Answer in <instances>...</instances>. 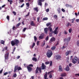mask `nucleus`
Listing matches in <instances>:
<instances>
[{"mask_svg":"<svg viewBox=\"0 0 79 79\" xmlns=\"http://www.w3.org/2000/svg\"><path fill=\"white\" fill-rule=\"evenodd\" d=\"M46 68H47V66H46V65H45L44 64V63H42L41 66V68L39 67H37L36 68V69L35 70V73L36 74L38 73H39V72L38 71H39L40 73H42V70L46 69Z\"/></svg>","mask_w":79,"mask_h":79,"instance_id":"obj_1","label":"nucleus"},{"mask_svg":"<svg viewBox=\"0 0 79 79\" xmlns=\"http://www.w3.org/2000/svg\"><path fill=\"white\" fill-rule=\"evenodd\" d=\"M11 45L12 46H15V45L16 46H18L19 44V41L18 40L15 39L14 40H12L11 41Z\"/></svg>","mask_w":79,"mask_h":79,"instance_id":"obj_2","label":"nucleus"},{"mask_svg":"<svg viewBox=\"0 0 79 79\" xmlns=\"http://www.w3.org/2000/svg\"><path fill=\"white\" fill-rule=\"evenodd\" d=\"M48 31H49L50 32H52L53 31L51 26H49L48 28L46 27L44 28L45 34H48Z\"/></svg>","mask_w":79,"mask_h":79,"instance_id":"obj_3","label":"nucleus"},{"mask_svg":"<svg viewBox=\"0 0 79 79\" xmlns=\"http://www.w3.org/2000/svg\"><path fill=\"white\" fill-rule=\"evenodd\" d=\"M46 56L48 58H50L53 55L52 51L51 50H48L46 53Z\"/></svg>","mask_w":79,"mask_h":79,"instance_id":"obj_4","label":"nucleus"},{"mask_svg":"<svg viewBox=\"0 0 79 79\" xmlns=\"http://www.w3.org/2000/svg\"><path fill=\"white\" fill-rule=\"evenodd\" d=\"M20 71V70H22V68L20 67H19L18 65H16L15 66L14 68V72L15 73L16 72V71Z\"/></svg>","mask_w":79,"mask_h":79,"instance_id":"obj_5","label":"nucleus"},{"mask_svg":"<svg viewBox=\"0 0 79 79\" xmlns=\"http://www.w3.org/2000/svg\"><path fill=\"white\" fill-rule=\"evenodd\" d=\"M77 61H78V58H77V57L76 56H75L72 60V62L74 64H76Z\"/></svg>","mask_w":79,"mask_h":79,"instance_id":"obj_6","label":"nucleus"},{"mask_svg":"<svg viewBox=\"0 0 79 79\" xmlns=\"http://www.w3.org/2000/svg\"><path fill=\"white\" fill-rule=\"evenodd\" d=\"M9 57V53L7 52L4 55V58H5V60H8V59Z\"/></svg>","mask_w":79,"mask_h":79,"instance_id":"obj_7","label":"nucleus"},{"mask_svg":"<svg viewBox=\"0 0 79 79\" xmlns=\"http://www.w3.org/2000/svg\"><path fill=\"white\" fill-rule=\"evenodd\" d=\"M58 27H57L56 29H55V30L53 31V33H54V34H58V31H58Z\"/></svg>","mask_w":79,"mask_h":79,"instance_id":"obj_8","label":"nucleus"},{"mask_svg":"<svg viewBox=\"0 0 79 79\" xmlns=\"http://www.w3.org/2000/svg\"><path fill=\"white\" fill-rule=\"evenodd\" d=\"M44 1H45V0H38V5H40V6H42V2H44Z\"/></svg>","mask_w":79,"mask_h":79,"instance_id":"obj_9","label":"nucleus"},{"mask_svg":"<svg viewBox=\"0 0 79 79\" xmlns=\"http://www.w3.org/2000/svg\"><path fill=\"white\" fill-rule=\"evenodd\" d=\"M55 40H56L55 38L54 37H52L51 39L49 41V43L50 44H51L52 42H55Z\"/></svg>","mask_w":79,"mask_h":79,"instance_id":"obj_10","label":"nucleus"},{"mask_svg":"<svg viewBox=\"0 0 79 79\" xmlns=\"http://www.w3.org/2000/svg\"><path fill=\"white\" fill-rule=\"evenodd\" d=\"M27 68L28 71L30 73V72H31L32 71V68L30 67L27 66Z\"/></svg>","mask_w":79,"mask_h":79,"instance_id":"obj_11","label":"nucleus"},{"mask_svg":"<svg viewBox=\"0 0 79 79\" xmlns=\"http://www.w3.org/2000/svg\"><path fill=\"white\" fill-rule=\"evenodd\" d=\"M70 40H71V37H69L68 38L64 39V41H67V42H69L70 41Z\"/></svg>","mask_w":79,"mask_h":79,"instance_id":"obj_12","label":"nucleus"},{"mask_svg":"<svg viewBox=\"0 0 79 79\" xmlns=\"http://www.w3.org/2000/svg\"><path fill=\"white\" fill-rule=\"evenodd\" d=\"M44 37V34L42 33L40 34V35L39 36V38L40 39H42Z\"/></svg>","mask_w":79,"mask_h":79,"instance_id":"obj_13","label":"nucleus"},{"mask_svg":"<svg viewBox=\"0 0 79 79\" xmlns=\"http://www.w3.org/2000/svg\"><path fill=\"white\" fill-rule=\"evenodd\" d=\"M61 59V56L59 55H57L56 56V60H60Z\"/></svg>","mask_w":79,"mask_h":79,"instance_id":"obj_14","label":"nucleus"},{"mask_svg":"<svg viewBox=\"0 0 79 79\" xmlns=\"http://www.w3.org/2000/svg\"><path fill=\"white\" fill-rule=\"evenodd\" d=\"M71 53V51H67L65 53L66 56H68L69 55V54Z\"/></svg>","mask_w":79,"mask_h":79,"instance_id":"obj_15","label":"nucleus"},{"mask_svg":"<svg viewBox=\"0 0 79 79\" xmlns=\"http://www.w3.org/2000/svg\"><path fill=\"white\" fill-rule=\"evenodd\" d=\"M30 25L32 26H35V23H34V21H31L30 23Z\"/></svg>","mask_w":79,"mask_h":79,"instance_id":"obj_16","label":"nucleus"},{"mask_svg":"<svg viewBox=\"0 0 79 79\" xmlns=\"http://www.w3.org/2000/svg\"><path fill=\"white\" fill-rule=\"evenodd\" d=\"M65 6H66V7H67V8H68V7H70V8H72V7H73L72 5H69L68 4H66Z\"/></svg>","mask_w":79,"mask_h":79,"instance_id":"obj_17","label":"nucleus"},{"mask_svg":"<svg viewBox=\"0 0 79 79\" xmlns=\"http://www.w3.org/2000/svg\"><path fill=\"white\" fill-rule=\"evenodd\" d=\"M44 79H48L47 78V72L45 73V74H44Z\"/></svg>","mask_w":79,"mask_h":79,"instance_id":"obj_18","label":"nucleus"},{"mask_svg":"<svg viewBox=\"0 0 79 79\" xmlns=\"http://www.w3.org/2000/svg\"><path fill=\"white\" fill-rule=\"evenodd\" d=\"M62 69H62L61 66L59 65V71H62Z\"/></svg>","mask_w":79,"mask_h":79,"instance_id":"obj_19","label":"nucleus"},{"mask_svg":"<svg viewBox=\"0 0 79 79\" xmlns=\"http://www.w3.org/2000/svg\"><path fill=\"white\" fill-rule=\"evenodd\" d=\"M72 26V25L71 24H70V23H67V24L66 25V26L67 27H69V26Z\"/></svg>","mask_w":79,"mask_h":79,"instance_id":"obj_20","label":"nucleus"},{"mask_svg":"<svg viewBox=\"0 0 79 79\" xmlns=\"http://www.w3.org/2000/svg\"><path fill=\"white\" fill-rule=\"evenodd\" d=\"M66 70L67 71H69V67L68 65H67L66 67L65 68Z\"/></svg>","mask_w":79,"mask_h":79,"instance_id":"obj_21","label":"nucleus"},{"mask_svg":"<svg viewBox=\"0 0 79 79\" xmlns=\"http://www.w3.org/2000/svg\"><path fill=\"white\" fill-rule=\"evenodd\" d=\"M66 76V74L65 73H62L61 74V77H64Z\"/></svg>","mask_w":79,"mask_h":79,"instance_id":"obj_22","label":"nucleus"},{"mask_svg":"<svg viewBox=\"0 0 79 79\" xmlns=\"http://www.w3.org/2000/svg\"><path fill=\"white\" fill-rule=\"evenodd\" d=\"M33 10H35V11H36V12H38V11H39L38 10V7H37L34 8Z\"/></svg>","mask_w":79,"mask_h":79,"instance_id":"obj_23","label":"nucleus"},{"mask_svg":"<svg viewBox=\"0 0 79 79\" xmlns=\"http://www.w3.org/2000/svg\"><path fill=\"white\" fill-rule=\"evenodd\" d=\"M32 60H33V61H35L36 62L37 60V58L35 57H33L32 58Z\"/></svg>","mask_w":79,"mask_h":79,"instance_id":"obj_24","label":"nucleus"},{"mask_svg":"<svg viewBox=\"0 0 79 79\" xmlns=\"http://www.w3.org/2000/svg\"><path fill=\"white\" fill-rule=\"evenodd\" d=\"M58 12V13L60 14V12H61V9H60V8H58L57 10Z\"/></svg>","mask_w":79,"mask_h":79,"instance_id":"obj_25","label":"nucleus"},{"mask_svg":"<svg viewBox=\"0 0 79 79\" xmlns=\"http://www.w3.org/2000/svg\"><path fill=\"white\" fill-rule=\"evenodd\" d=\"M7 1L8 2H10V5H11V4L13 3V0H7Z\"/></svg>","mask_w":79,"mask_h":79,"instance_id":"obj_26","label":"nucleus"},{"mask_svg":"<svg viewBox=\"0 0 79 79\" xmlns=\"http://www.w3.org/2000/svg\"><path fill=\"white\" fill-rule=\"evenodd\" d=\"M55 48H56V47L53 46L51 48V50H54Z\"/></svg>","mask_w":79,"mask_h":79,"instance_id":"obj_27","label":"nucleus"},{"mask_svg":"<svg viewBox=\"0 0 79 79\" xmlns=\"http://www.w3.org/2000/svg\"><path fill=\"white\" fill-rule=\"evenodd\" d=\"M34 41L35 42H36L37 41V37L35 36H34Z\"/></svg>","mask_w":79,"mask_h":79,"instance_id":"obj_28","label":"nucleus"},{"mask_svg":"<svg viewBox=\"0 0 79 79\" xmlns=\"http://www.w3.org/2000/svg\"><path fill=\"white\" fill-rule=\"evenodd\" d=\"M4 43H5V41H4L3 40H1V41L0 44H4Z\"/></svg>","mask_w":79,"mask_h":79,"instance_id":"obj_29","label":"nucleus"},{"mask_svg":"<svg viewBox=\"0 0 79 79\" xmlns=\"http://www.w3.org/2000/svg\"><path fill=\"white\" fill-rule=\"evenodd\" d=\"M26 5H27V7H28L29 8L30 6L29 3V2L26 3Z\"/></svg>","mask_w":79,"mask_h":79,"instance_id":"obj_30","label":"nucleus"},{"mask_svg":"<svg viewBox=\"0 0 79 79\" xmlns=\"http://www.w3.org/2000/svg\"><path fill=\"white\" fill-rule=\"evenodd\" d=\"M43 21H45V20H48V18H47V17H45V18H43Z\"/></svg>","mask_w":79,"mask_h":79,"instance_id":"obj_31","label":"nucleus"},{"mask_svg":"<svg viewBox=\"0 0 79 79\" xmlns=\"http://www.w3.org/2000/svg\"><path fill=\"white\" fill-rule=\"evenodd\" d=\"M35 44L34 43H33V44L32 45V46L31 47V48H34V47L35 46Z\"/></svg>","mask_w":79,"mask_h":79,"instance_id":"obj_32","label":"nucleus"},{"mask_svg":"<svg viewBox=\"0 0 79 79\" xmlns=\"http://www.w3.org/2000/svg\"><path fill=\"white\" fill-rule=\"evenodd\" d=\"M48 37H49V36H47L45 40H46V41H48Z\"/></svg>","mask_w":79,"mask_h":79,"instance_id":"obj_33","label":"nucleus"},{"mask_svg":"<svg viewBox=\"0 0 79 79\" xmlns=\"http://www.w3.org/2000/svg\"><path fill=\"white\" fill-rule=\"evenodd\" d=\"M50 64V62L46 61L45 62V64Z\"/></svg>","mask_w":79,"mask_h":79,"instance_id":"obj_34","label":"nucleus"},{"mask_svg":"<svg viewBox=\"0 0 79 79\" xmlns=\"http://www.w3.org/2000/svg\"><path fill=\"white\" fill-rule=\"evenodd\" d=\"M28 66H29V67H32V68L33 66V65L32 64H29L28 65Z\"/></svg>","mask_w":79,"mask_h":79,"instance_id":"obj_35","label":"nucleus"},{"mask_svg":"<svg viewBox=\"0 0 79 79\" xmlns=\"http://www.w3.org/2000/svg\"><path fill=\"white\" fill-rule=\"evenodd\" d=\"M69 33H71V32L72 31V29L71 28H70L69 29Z\"/></svg>","mask_w":79,"mask_h":79,"instance_id":"obj_36","label":"nucleus"},{"mask_svg":"<svg viewBox=\"0 0 79 79\" xmlns=\"http://www.w3.org/2000/svg\"><path fill=\"white\" fill-rule=\"evenodd\" d=\"M19 3H23V2H24V0H19Z\"/></svg>","mask_w":79,"mask_h":79,"instance_id":"obj_37","label":"nucleus"},{"mask_svg":"<svg viewBox=\"0 0 79 79\" xmlns=\"http://www.w3.org/2000/svg\"><path fill=\"white\" fill-rule=\"evenodd\" d=\"M21 25V23H19L17 24L16 26V27H18L19 26Z\"/></svg>","mask_w":79,"mask_h":79,"instance_id":"obj_38","label":"nucleus"},{"mask_svg":"<svg viewBox=\"0 0 79 79\" xmlns=\"http://www.w3.org/2000/svg\"><path fill=\"white\" fill-rule=\"evenodd\" d=\"M51 24V23H48L47 24H46V26L47 27H48V26H49V25Z\"/></svg>","mask_w":79,"mask_h":79,"instance_id":"obj_39","label":"nucleus"},{"mask_svg":"<svg viewBox=\"0 0 79 79\" xmlns=\"http://www.w3.org/2000/svg\"><path fill=\"white\" fill-rule=\"evenodd\" d=\"M50 66H52V61H50Z\"/></svg>","mask_w":79,"mask_h":79,"instance_id":"obj_40","label":"nucleus"},{"mask_svg":"<svg viewBox=\"0 0 79 79\" xmlns=\"http://www.w3.org/2000/svg\"><path fill=\"white\" fill-rule=\"evenodd\" d=\"M16 76H17V75L16 74V73H15L13 75L14 77H16Z\"/></svg>","mask_w":79,"mask_h":79,"instance_id":"obj_41","label":"nucleus"},{"mask_svg":"<svg viewBox=\"0 0 79 79\" xmlns=\"http://www.w3.org/2000/svg\"><path fill=\"white\" fill-rule=\"evenodd\" d=\"M26 29H27V28H23V32H25V31H26Z\"/></svg>","mask_w":79,"mask_h":79,"instance_id":"obj_42","label":"nucleus"},{"mask_svg":"<svg viewBox=\"0 0 79 79\" xmlns=\"http://www.w3.org/2000/svg\"><path fill=\"white\" fill-rule=\"evenodd\" d=\"M13 13L14 14V15H15V16L16 15V13L15 11H13Z\"/></svg>","mask_w":79,"mask_h":79,"instance_id":"obj_43","label":"nucleus"},{"mask_svg":"<svg viewBox=\"0 0 79 79\" xmlns=\"http://www.w3.org/2000/svg\"><path fill=\"white\" fill-rule=\"evenodd\" d=\"M29 14H30V12H28V14L26 15L25 17H27L28 16H29Z\"/></svg>","mask_w":79,"mask_h":79,"instance_id":"obj_44","label":"nucleus"},{"mask_svg":"<svg viewBox=\"0 0 79 79\" xmlns=\"http://www.w3.org/2000/svg\"><path fill=\"white\" fill-rule=\"evenodd\" d=\"M6 18L8 20H10V17L9 16H7Z\"/></svg>","mask_w":79,"mask_h":79,"instance_id":"obj_45","label":"nucleus"},{"mask_svg":"<svg viewBox=\"0 0 79 79\" xmlns=\"http://www.w3.org/2000/svg\"><path fill=\"white\" fill-rule=\"evenodd\" d=\"M66 47H67V46H63L62 47V49H64V48H66Z\"/></svg>","mask_w":79,"mask_h":79,"instance_id":"obj_46","label":"nucleus"},{"mask_svg":"<svg viewBox=\"0 0 79 79\" xmlns=\"http://www.w3.org/2000/svg\"><path fill=\"white\" fill-rule=\"evenodd\" d=\"M54 18H58V16L56 15H55L54 16Z\"/></svg>","mask_w":79,"mask_h":79,"instance_id":"obj_47","label":"nucleus"},{"mask_svg":"<svg viewBox=\"0 0 79 79\" xmlns=\"http://www.w3.org/2000/svg\"><path fill=\"white\" fill-rule=\"evenodd\" d=\"M71 20L72 21V23H74V18L72 19Z\"/></svg>","mask_w":79,"mask_h":79,"instance_id":"obj_48","label":"nucleus"},{"mask_svg":"<svg viewBox=\"0 0 79 79\" xmlns=\"http://www.w3.org/2000/svg\"><path fill=\"white\" fill-rule=\"evenodd\" d=\"M24 6V4L23 3L22 5L20 6V8H23V6Z\"/></svg>","mask_w":79,"mask_h":79,"instance_id":"obj_49","label":"nucleus"},{"mask_svg":"<svg viewBox=\"0 0 79 79\" xmlns=\"http://www.w3.org/2000/svg\"><path fill=\"white\" fill-rule=\"evenodd\" d=\"M77 46H79V40L78 41L77 43Z\"/></svg>","mask_w":79,"mask_h":79,"instance_id":"obj_50","label":"nucleus"},{"mask_svg":"<svg viewBox=\"0 0 79 79\" xmlns=\"http://www.w3.org/2000/svg\"><path fill=\"white\" fill-rule=\"evenodd\" d=\"M52 33H49V35L50 37H52Z\"/></svg>","mask_w":79,"mask_h":79,"instance_id":"obj_51","label":"nucleus"},{"mask_svg":"<svg viewBox=\"0 0 79 79\" xmlns=\"http://www.w3.org/2000/svg\"><path fill=\"white\" fill-rule=\"evenodd\" d=\"M68 34V33L67 32V31H66L65 30H64V34Z\"/></svg>","mask_w":79,"mask_h":79,"instance_id":"obj_52","label":"nucleus"},{"mask_svg":"<svg viewBox=\"0 0 79 79\" xmlns=\"http://www.w3.org/2000/svg\"><path fill=\"white\" fill-rule=\"evenodd\" d=\"M6 74H8V72H6L5 73H4V76H6Z\"/></svg>","mask_w":79,"mask_h":79,"instance_id":"obj_53","label":"nucleus"},{"mask_svg":"<svg viewBox=\"0 0 79 79\" xmlns=\"http://www.w3.org/2000/svg\"><path fill=\"white\" fill-rule=\"evenodd\" d=\"M61 10H62V11H63V12H65V10H64V9H63V8Z\"/></svg>","mask_w":79,"mask_h":79,"instance_id":"obj_54","label":"nucleus"},{"mask_svg":"<svg viewBox=\"0 0 79 79\" xmlns=\"http://www.w3.org/2000/svg\"><path fill=\"white\" fill-rule=\"evenodd\" d=\"M76 22H77V23H79V19H77L76 20Z\"/></svg>","mask_w":79,"mask_h":79,"instance_id":"obj_55","label":"nucleus"},{"mask_svg":"<svg viewBox=\"0 0 79 79\" xmlns=\"http://www.w3.org/2000/svg\"><path fill=\"white\" fill-rule=\"evenodd\" d=\"M3 72V69H2L0 71V74H1L2 73V72Z\"/></svg>","mask_w":79,"mask_h":79,"instance_id":"obj_56","label":"nucleus"},{"mask_svg":"<svg viewBox=\"0 0 79 79\" xmlns=\"http://www.w3.org/2000/svg\"><path fill=\"white\" fill-rule=\"evenodd\" d=\"M50 48V47L47 45L46 46V48Z\"/></svg>","mask_w":79,"mask_h":79,"instance_id":"obj_57","label":"nucleus"},{"mask_svg":"<svg viewBox=\"0 0 79 79\" xmlns=\"http://www.w3.org/2000/svg\"><path fill=\"white\" fill-rule=\"evenodd\" d=\"M46 12H47V13L48 12V11H49V9H47L46 10Z\"/></svg>","mask_w":79,"mask_h":79,"instance_id":"obj_58","label":"nucleus"},{"mask_svg":"<svg viewBox=\"0 0 79 79\" xmlns=\"http://www.w3.org/2000/svg\"><path fill=\"white\" fill-rule=\"evenodd\" d=\"M40 20V17H39L37 18V21L39 22V20Z\"/></svg>","mask_w":79,"mask_h":79,"instance_id":"obj_59","label":"nucleus"},{"mask_svg":"<svg viewBox=\"0 0 79 79\" xmlns=\"http://www.w3.org/2000/svg\"><path fill=\"white\" fill-rule=\"evenodd\" d=\"M39 41H38L37 42V45L38 46V45H39Z\"/></svg>","mask_w":79,"mask_h":79,"instance_id":"obj_60","label":"nucleus"},{"mask_svg":"<svg viewBox=\"0 0 79 79\" xmlns=\"http://www.w3.org/2000/svg\"><path fill=\"white\" fill-rule=\"evenodd\" d=\"M49 78H52V75H50L49 76Z\"/></svg>","mask_w":79,"mask_h":79,"instance_id":"obj_61","label":"nucleus"},{"mask_svg":"<svg viewBox=\"0 0 79 79\" xmlns=\"http://www.w3.org/2000/svg\"><path fill=\"white\" fill-rule=\"evenodd\" d=\"M52 72H53V70H52L51 71H50V72H48V74H50V73H52Z\"/></svg>","mask_w":79,"mask_h":79,"instance_id":"obj_62","label":"nucleus"},{"mask_svg":"<svg viewBox=\"0 0 79 79\" xmlns=\"http://www.w3.org/2000/svg\"><path fill=\"white\" fill-rule=\"evenodd\" d=\"M15 28H16V27L15 26H14L13 27L12 29H13V30H15Z\"/></svg>","mask_w":79,"mask_h":79,"instance_id":"obj_63","label":"nucleus"},{"mask_svg":"<svg viewBox=\"0 0 79 79\" xmlns=\"http://www.w3.org/2000/svg\"><path fill=\"white\" fill-rule=\"evenodd\" d=\"M19 58H20V56H17V59H19Z\"/></svg>","mask_w":79,"mask_h":79,"instance_id":"obj_64","label":"nucleus"}]
</instances>
